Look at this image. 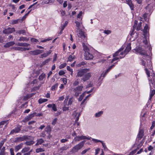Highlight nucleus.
Returning <instances> with one entry per match:
<instances>
[{"label": "nucleus", "mask_w": 155, "mask_h": 155, "mask_svg": "<svg viewBox=\"0 0 155 155\" xmlns=\"http://www.w3.org/2000/svg\"><path fill=\"white\" fill-rule=\"evenodd\" d=\"M90 71L89 68L81 69L78 70L76 76V78L82 77L81 79V81L84 82L89 80L92 74L91 72L86 73Z\"/></svg>", "instance_id": "1"}, {"label": "nucleus", "mask_w": 155, "mask_h": 155, "mask_svg": "<svg viewBox=\"0 0 155 155\" xmlns=\"http://www.w3.org/2000/svg\"><path fill=\"white\" fill-rule=\"evenodd\" d=\"M151 76L152 77V79H150V78H148L150 90L149 99V100H151L155 94V90L154 89L152 90L153 88L151 85V84H153V87L155 88V74L154 73L153 74L151 75Z\"/></svg>", "instance_id": "2"}, {"label": "nucleus", "mask_w": 155, "mask_h": 155, "mask_svg": "<svg viewBox=\"0 0 155 155\" xmlns=\"http://www.w3.org/2000/svg\"><path fill=\"white\" fill-rule=\"evenodd\" d=\"M142 64L144 66L145 68H147L149 69H151L152 67V62L151 58L148 55L145 57V59L141 58Z\"/></svg>", "instance_id": "3"}, {"label": "nucleus", "mask_w": 155, "mask_h": 155, "mask_svg": "<svg viewBox=\"0 0 155 155\" xmlns=\"http://www.w3.org/2000/svg\"><path fill=\"white\" fill-rule=\"evenodd\" d=\"M134 50L135 51V52L143 55V56L142 57V58L143 59H145V57H146V55H148L147 54L146 51L145 50L143 49V48L140 47H137Z\"/></svg>", "instance_id": "4"}, {"label": "nucleus", "mask_w": 155, "mask_h": 155, "mask_svg": "<svg viewBox=\"0 0 155 155\" xmlns=\"http://www.w3.org/2000/svg\"><path fill=\"white\" fill-rule=\"evenodd\" d=\"M85 141L84 140L80 142L79 143L74 146L73 149L72 151L74 152H76L79 150L81 149L84 146Z\"/></svg>", "instance_id": "5"}, {"label": "nucleus", "mask_w": 155, "mask_h": 155, "mask_svg": "<svg viewBox=\"0 0 155 155\" xmlns=\"http://www.w3.org/2000/svg\"><path fill=\"white\" fill-rule=\"evenodd\" d=\"M21 127L22 126L20 125L17 126L11 131L9 135H12L19 133L21 130Z\"/></svg>", "instance_id": "6"}, {"label": "nucleus", "mask_w": 155, "mask_h": 155, "mask_svg": "<svg viewBox=\"0 0 155 155\" xmlns=\"http://www.w3.org/2000/svg\"><path fill=\"white\" fill-rule=\"evenodd\" d=\"M144 129H139L137 139L138 141L140 140L143 137L144 135Z\"/></svg>", "instance_id": "7"}, {"label": "nucleus", "mask_w": 155, "mask_h": 155, "mask_svg": "<svg viewBox=\"0 0 155 155\" xmlns=\"http://www.w3.org/2000/svg\"><path fill=\"white\" fill-rule=\"evenodd\" d=\"M44 52L43 50H40L39 49L34 51H31L29 52V54L33 55H37L40 54Z\"/></svg>", "instance_id": "8"}, {"label": "nucleus", "mask_w": 155, "mask_h": 155, "mask_svg": "<svg viewBox=\"0 0 155 155\" xmlns=\"http://www.w3.org/2000/svg\"><path fill=\"white\" fill-rule=\"evenodd\" d=\"M36 112L33 113L32 114H30L28 116L26 117L25 118L22 120V122H26L30 120L31 118L36 115Z\"/></svg>", "instance_id": "9"}, {"label": "nucleus", "mask_w": 155, "mask_h": 155, "mask_svg": "<svg viewBox=\"0 0 155 155\" xmlns=\"http://www.w3.org/2000/svg\"><path fill=\"white\" fill-rule=\"evenodd\" d=\"M143 35L144 38L146 39L147 37L148 36L149 34V28L147 24L146 25L144 26L143 31Z\"/></svg>", "instance_id": "10"}, {"label": "nucleus", "mask_w": 155, "mask_h": 155, "mask_svg": "<svg viewBox=\"0 0 155 155\" xmlns=\"http://www.w3.org/2000/svg\"><path fill=\"white\" fill-rule=\"evenodd\" d=\"M28 137L27 136H24L22 137H16L15 138V142H20L28 139Z\"/></svg>", "instance_id": "11"}, {"label": "nucleus", "mask_w": 155, "mask_h": 155, "mask_svg": "<svg viewBox=\"0 0 155 155\" xmlns=\"http://www.w3.org/2000/svg\"><path fill=\"white\" fill-rule=\"evenodd\" d=\"M68 98V97L67 96V98L65 99L64 101V105L63 107H62V110L63 111H66L69 110V105L67 104V102Z\"/></svg>", "instance_id": "12"}, {"label": "nucleus", "mask_w": 155, "mask_h": 155, "mask_svg": "<svg viewBox=\"0 0 155 155\" xmlns=\"http://www.w3.org/2000/svg\"><path fill=\"white\" fill-rule=\"evenodd\" d=\"M131 44L130 43H129L128 44V45L127 46V47H126L124 51L125 53V54L123 56H120V59H122L124 57H125V56L131 50Z\"/></svg>", "instance_id": "13"}, {"label": "nucleus", "mask_w": 155, "mask_h": 155, "mask_svg": "<svg viewBox=\"0 0 155 155\" xmlns=\"http://www.w3.org/2000/svg\"><path fill=\"white\" fill-rule=\"evenodd\" d=\"M84 56L85 59L86 60H91L93 59L94 58L93 54L90 53L89 51L85 53Z\"/></svg>", "instance_id": "14"}, {"label": "nucleus", "mask_w": 155, "mask_h": 155, "mask_svg": "<svg viewBox=\"0 0 155 155\" xmlns=\"http://www.w3.org/2000/svg\"><path fill=\"white\" fill-rule=\"evenodd\" d=\"M15 31V28H8L3 31V33L5 34H9L12 33Z\"/></svg>", "instance_id": "15"}, {"label": "nucleus", "mask_w": 155, "mask_h": 155, "mask_svg": "<svg viewBox=\"0 0 155 155\" xmlns=\"http://www.w3.org/2000/svg\"><path fill=\"white\" fill-rule=\"evenodd\" d=\"M126 3L128 5L131 10H134V5L132 3V1L131 0H126Z\"/></svg>", "instance_id": "16"}, {"label": "nucleus", "mask_w": 155, "mask_h": 155, "mask_svg": "<svg viewBox=\"0 0 155 155\" xmlns=\"http://www.w3.org/2000/svg\"><path fill=\"white\" fill-rule=\"evenodd\" d=\"M87 138L86 136H76L74 138L75 141H79L81 140L86 139Z\"/></svg>", "instance_id": "17"}, {"label": "nucleus", "mask_w": 155, "mask_h": 155, "mask_svg": "<svg viewBox=\"0 0 155 155\" xmlns=\"http://www.w3.org/2000/svg\"><path fill=\"white\" fill-rule=\"evenodd\" d=\"M48 108H52V110L54 111H56L57 110V107L55 104H49L47 105Z\"/></svg>", "instance_id": "18"}, {"label": "nucleus", "mask_w": 155, "mask_h": 155, "mask_svg": "<svg viewBox=\"0 0 155 155\" xmlns=\"http://www.w3.org/2000/svg\"><path fill=\"white\" fill-rule=\"evenodd\" d=\"M15 44V42L13 41H11L6 43L4 46V47L6 48H8L11 46Z\"/></svg>", "instance_id": "19"}, {"label": "nucleus", "mask_w": 155, "mask_h": 155, "mask_svg": "<svg viewBox=\"0 0 155 155\" xmlns=\"http://www.w3.org/2000/svg\"><path fill=\"white\" fill-rule=\"evenodd\" d=\"M123 49H124L123 48H120L117 51L113 54V57H114L118 55H119V57H120V56L119 55V53L121 51H123Z\"/></svg>", "instance_id": "20"}, {"label": "nucleus", "mask_w": 155, "mask_h": 155, "mask_svg": "<svg viewBox=\"0 0 155 155\" xmlns=\"http://www.w3.org/2000/svg\"><path fill=\"white\" fill-rule=\"evenodd\" d=\"M78 36L81 38H85L86 37L85 35L84 34V32L81 30H80L78 34Z\"/></svg>", "instance_id": "21"}, {"label": "nucleus", "mask_w": 155, "mask_h": 155, "mask_svg": "<svg viewBox=\"0 0 155 155\" xmlns=\"http://www.w3.org/2000/svg\"><path fill=\"white\" fill-rule=\"evenodd\" d=\"M83 88V86L79 85L76 87L74 88L73 89V91H77L78 92H80L81 91H82Z\"/></svg>", "instance_id": "22"}, {"label": "nucleus", "mask_w": 155, "mask_h": 155, "mask_svg": "<svg viewBox=\"0 0 155 155\" xmlns=\"http://www.w3.org/2000/svg\"><path fill=\"white\" fill-rule=\"evenodd\" d=\"M17 45L20 46L22 47H28L30 45V44L25 43H18L17 44Z\"/></svg>", "instance_id": "23"}, {"label": "nucleus", "mask_w": 155, "mask_h": 155, "mask_svg": "<svg viewBox=\"0 0 155 155\" xmlns=\"http://www.w3.org/2000/svg\"><path fill=\"white\" fill-rule=\"evenodd\" d=\"M23 145V143H21L19 144L18 145L16 146L15 148V150L16 152L18 151L21 148Z\"/></svg>", "instance_id": "24"}, {"label": "nucleus", "mask_w": 155, "mask_h": 155, "mask_svg": "<svg viewBox=\"0 0 155 155\" xmlns=\"http://www.w3.org/2000/svg\"><path fill=\"white\" fill-rule=\"evenodd\" d=\"M30 149V147H25L21 151L22 153H25L29 151Z\"/></svg>", "instance_id": "25"}, {"label": "nucleus", "mask_w": 155, "mask_h": 155, "mask_svg": "<svg viewBox=\"0 0 155 155\" xmlns=\"http://www.w3.org/2000/svg\"><path fill=\"white\" fill-rule=\"evenodd\" d=\"M21 19H18L17 20H13L12 21V25H14L15 24H18L19 22L21 23Z\"/></svg>", "instance_id": "26"}, {"label": "nucleus", "mask_w": 155, "mask_h": 155, "mask_svg": "<svg viewBox=\"0 0 155 155\" xmlns=\"http://www.w3.org/2000/svg\"><path fill=\"white\" fill-rule=\"evenodd\" d=\"M37 142L35 145L36 146L41 144L42 143L44 142V140L42 138H40L37 140Z\"/></svg>", "instance_id": "27"}, {"label": "nucleus", "mask_w": 155, "mask_h": 155, "mask_svg": "<svg viewBox=\"0 0 155 155\" xmlns=\"http://www.w3.org/2000/svg\"><path fill=\"white\" fill-rule=\"evenodd\" d=\"M143 43L145 44V47H146V46H147V48H148V49H149V50L150 51H151V49H152V48H151V46H147V44L148 42H147V40H145L143 41Z\"/></svg>", "instance_id": "28"}, {"label": "nucleus", "mask_w": 155, "mask_h": 155, "mask_svg": "<svg viewBox=\"0 0 155 155\" xmlns=\"http://www.w3.org/2000/svg\"><path fill=\"white\" fill-rule=\"evenodd\" d=\"M75 58V55H70L68 58V60L67 61H72Z\"/></svg>", "instance_id": "29"}, {"label": "nucleus", "mask_w": 155, "mask_h": 155, "mask_svg": "<svg viewBox=\"0 0 155 155\" xmlns=\"http://www.w3.org/2000/svg\"><path fill=\"white\" fill-rule=\"evenodd\" d=\"M86 62H85V61H81V62H80L79 64H77L76 66V67H81L82 66L84 65H85L86 64Z\"/></svg>", "instance_id": "30"}, {"label": "nucleus", "mask_w": 155, "mask_h": 155, "mask_svg": "<svg viewBox=\"0 0 155 155\" xmlns=\"http://www.w3.org/2000/svg\"><path fill=\"white\" fill-rule=\"evenodd\" d=\"M83 49L84 51H85V53L86 52H87L89 51V49L87 47L86 45L84 43L83 44Z\"/></svg>", "instance_id": "31"}, {"label": "nucleus", "mask_w": 155, "mask_h": 155, "mask_svg": "<svg viewBox=\"0 0 155 155\" xmlns=\"http://www.w3.org/2000/svg\"><path fill=\"white\" fill-rule=\"evenodd\" d=\"M16 33H18L19 34H22L23 35H25L26 31L25 30H21L18 31H17Z\"/></svg>", "instance_id": "32"}, {"label": "nucleus", "mask_w": 155, "mask_h": 155, "mask_svg": "<svg viewBox=\"0 0 155 155\" xmlns=\"http://www.w3.org/2000/svg\"><path fill=\"white\" fill-rule=\"evenodd\" d=\"M151 7L152 8V6L150 5H148L146 7V9L147 10V11H148L150 13H151L152 12V9H150Z\"/></svg>", "instance_id": "33"}, {"label": "nucleus", "mask_w": 155, "mask_h": 155, "mask_svg": "<svg viewBox=\"0 0 155 155\" xmlns=\"http://www.w3.org/2000/svg\"><path fill=\"white\" fill-rule=\"evenodd\" d=\"M29 40V39L25 37H21L18 40L19 41H28Z\"/></svg>", "instance_id": "34"}, {"label": "nucleus", "mask_w": 155, "mask_h": 155, "mask_svg": "<svg viewBox=\"0 0 155 155\" xmlns=\"http://www.w3.org/2000/svg\"><path fill=\"white\" fill-rule=\"evenodd\" d=\"M58 86V84L56 83L52 86L51 89L52 91H55L57 88Z\"/></svg>", "instance_id": "35"}, {"label": "nucleus", "mask_w": 155, "mask_h": 155, "mask_svg": "<svg viewBox=\"0 0 155 155\" xmlns=\"http://www.w3.org/2000/svg\"><path fill=\"white\" fill-rule=\"evenodd\" d=\"M48 100L47 99L40 98L38 100V103L40 104H42L43 103L46 102L48 101Z\"/></svg>", "instance_id": "36"}, {"label": "nucleus", "mask_w": 155, "mask_h": 155, "mask_svg": "<svg viewBox=\"0 0 155 155\" xmlns=\"http://www.w3.org/2000/svg\"><path fill=\"white\" fill-rule=\"evenodd\" d=\"M46 76V75L45 74L42 73L38 78V79L40 81L42 80Z\"/></svg>", "instance_id": "37"}, {"label": "nucleus", "mask_w": 155, "mask_h": 155, "mask_svg": "<svg viewBox=\"0 0 155 155\" xmlns=\"http://www.w3.org/2000/svg\"><path fill=\"white\" fill-rule=\"evenodd\" d=\"M103 114V111H100L98 113H96L95 114V117H100Z\"/></svg>", "instance_id": "38"}, {"label": "nucleus", "mask_w": 155, "mask_h": 155, "mask_svg": "<svg viewBox=\"0 0 155 155\" xmlns=\"http://www.w3.org/2000/svg\"><path fill=\"white\" fill-rule=\"evenodd\" d=\"M31 96L32 95L31 94H28L23 97V100L24 101H27L29 98L31 97Z\"/></svg>", "instance_id": "39"}, {"label": "nucleus", "mask_w": 155, "mask_h": 155, "mask_svg": "<svg viewBox=\"0 0 155 155\" xmlns=\"http://www.w3.org/2000/svg\"><path fill=\"white\" fill-rule=\"evenodd\" d=\"M68 23V21H65L64 25H63L61 26V31H62L64 29V28L67 25Z\"/></svg>", "instance_id": "40"}, {"label": "nucleus", "mask_w": 155, "mask_h": 155, "mask_svg": "<svg viewBox=\"0 0 155 155\" xmlns=\"http://www.w3.org/2000/svg\"><path fill=\"white\" fill-rule=\"evenodd\" d=\"M34 143V142L33 141H29L26 142L25 143L28 146H30L33 145Z\"/></svg>", "instance_id": "41"}, {"label": "nucleus", "mask_w": 155, "mask_h": 155, "mask_svg": "<svg viewBox=\"0 0 155 155\" xmlns=\"http://www.w3.org/2000/svg\"><path fill=\"white\" fill-rule=\"evenodd\" d=\"M45 151V150L44 148H37L36 150V152L38 153L40 152H44Z\"/></svg>", "instance_id": "42"}, {"label": "nucleus", "mask_w": 155, "mask_h": 155, "mask_svg": "<svg viewBox=\"0 0 155 155\" xmlns=\"http://www.w3.org/2000/svg\"><path fill=\"white\" fill-rule=\"evenodd\" d=\"M142 22H140L138 25L137 26V27L136 30L137 31H139L142 29Z\"/></svg>", "instance_id": "43"}, {"label": "nucleus", "mask_w": 155, "mask_h": 155, "mask_svg": "<svg viewBox=\"0 0 155 155\" xmlns=\"http://www.w3.org/2000/svg\"><path fill=\"white\" fill-rule=\"evenodd\" d=\"M74 100V98L73 97H71L70 98L68 101V105L69 106L71 105L72 104L73 102V101Z\"/></svg>", "instance_id": "44"}, {"label": "nucleus", "mask_w": 155, "mask_h": 155, "mask_svg": "<svg viewBox=\"0 0 155 155\" xmlns=\"http://www.w3.org/2000/svg\"><path fill=\"white\" fill-rule=\"evenodd\" d=\"M43 2L45 4H48L50 3H53L54 1L51 0H44Z\"/></svg>", "instance_id": "45"}, {"label": "nucleus", "mask_w": 155, "mask_h": 155, "mask_svg": "<svg viewBox=\"0 0 155 155\" xmlns=\"http://www.w3.org/2000/svg\"><path fill=\"white\" fill-rule=\"evenodd\" d=\"M110 57L109 56L108 57H104V56H102L101 58H100V59L101 60V61L102 62H104V61H106L107 59H108V58H110Z\"/></svg>", "instance_id": "46"}, {"label": "nucleus", "mask_w": 155, "mask_h": 155, "mask_svg": "<svg viewBox=\"0 0 155 155\" xmlns=\"http://www.w3.org/2000/svg\"><path fill=\"white\" fill-rule=\"evenodd\" d=\"M149 68H145V70L146 71V73L148 77H150V71L148 70Z\"/></svg>", "instance_id": "47"}, {"label": "nucleus", "mask_w": 155, "mask_h": 155, "mask_svg": "<svg viewBox=\"0 0 155 155\" xmlns=\"http://www.w3.org/2000/svg\"><path fill=\"white\" fill-rule=\"evenodd\" d=\"M50 60V58L47 59L42 63V64H41V65L42 66H43L45 65L47 63H48L49 61Z\"/></svg>", "instance_id": "48"}, {"label": "nucleus", "mask_w": 155, "mask_h": 155, "mask_svg": "<svg viewBox=\"0 0 155 155\" xmlns=\"http://www.w3.org/2000/svg\"><path fill=\"white\" fill-rule=\"evenodd\" d=\"M67 70L70 71L71 72V74L72 75L73 73V69L70 68V67L69 66H67Z\"/></svg>", "instance_id": "49"}, {"label": "nucleus", "mask_w": 155, "mask_h": 155, "mask_svg": "<svg viewBox=\"0 0 155 155\" xmlns=\"http://www.w3.org/2000/svg\"><path fill=\"white\" fill-rule=\"evenodd\" d=\"M66 63H63L62 64H61L59 66V68L60 69H62L64 68V67H65L66 65Z\"/></svg>", "instance_id": "50"}, {"label": "nucleus", "mask_w": 155, "mask_h": 155, "mask_svg": "<svg viewBox=\"0 0 155 155\" xmlns=\"http://www.w3.org/2000/svg\"><path fill=\"white\" fill-rule=\"evenodd\" d=\"M52 38H51L49 37L47 39H45L44 40L41 41V42H45L47 41H50V40H52Z\"/></svg>", "instance_id": "51"}, {"label": "nucleus", "mask_w": 155, "mask_h": 155, "mask_svg": "<svg viewBox=\"0 0 155 155\" xmlns=\"http://www.w3.org/2000/svg\"><path fill=\"white\" fill-rule=\"evenodd\" d=\"M75 23L76 24V26L77 27V29H78L80 28V23L78 21H76L75 22Z\"/></svg>", "instance_id": "52"}, {"label": "nucleus", "mask_w": 155, "mask_h": 155, "mask_svg": "<svg viewBox=\"0 0 155 155\" xmlns=\"http://www.w3.org/2000/svg\"><path fill=\"white\" fill-rule=\"evenodd\" d=\"M137 20H135L134 22V24L133 27V29H135L137 25Z\"/></svg>", "instance_id": "53"}, {"label": "nucleus", "mask_w": 155, "mask_h": 155, "mask_svg": "<svg viewBox=\"0 0 155 155\" xmlns=\"http://www.w3.org/2000/svg\"><path fill=\"white\" fill-rule=\"evenodd\" d=\"M75 93L74 95L75 97H77L79 96L80 94H81V92H78L77 91H74Z\"/></svg>", "instance_id": "54"}, {"label": "nucleus", "mask_w": 155, "mask_h": 155, "mask_svg": "<svg viewBox=\"0 0 155 155\" xmlns=\"http://www.w3.org/2000/svg\"><path fill=\"white\" fill-rule=\"evenodd\" d=\"M13 49L15 50L21 51L22 47H13Z\"/></svg>", "instance_id": "55"}, {"label": "nucleus", "mask_w": 155, "mask_h": 155, "mask_svg": "<svg viewBox=\"0 0 155 155\" xmlns=\"http://www.w3.org/2000/svg\"><path fill=\"white\" fill-rule=\"evenodd\" d=\"M68 148V147H67L66 146H64L61 147L60 148V150H61V151H62L64 150H66Z\"/></svg>", "instance_id": "56"}, {"label": "nucleus", "mask_w": 155, "mask_h": 155, "mask_svg": "<svg viewBox=\"0 0 155 155\" xmlns=\"http://www.w3.org/2000/svg\"><path fill=\"white\" fill-rule=\"evenodd\" d=\"M31 41L32 42H37L38 41L37 39L33 38H31Z\"/></svg>", "instance_id": "57"}, {"label": "nucleus", "mask_w": 155, "mask_h": 155, "mask_svg": "<svg viewBox=\"0 0 155 155\" xmlns=\"http://www.w3.org/2000/svg\"><path fill=\"white\" fill-rule=\"evenodd\" d=\"M90 149V148H87L86 149L84 150L81 153L82 154H84L87 151H88Z\"/></svg>", "instance_id": "58"}, {"label": "nucleus", "mask_w": 155, "mask_h": 155, "mask_svg": "<svg viewBox=\"0 0 155 155\" xmlns=\"http://www.w3.org/2000/svg\"><path fill=\"white\" fill-rule=\"evenodd\" d=\"M114 66V65H113L110 66L106 70V71L108 72Z\"/></svg>", "instance_id": "59"}, {"label": "nucleus", "mask_w": 155, "mask_h": 155, "mask_svg": "<svg viewBox=\"0 0 155 155\" xmlns=\"http://www.w3.org/2000/svg\"><path fill=\"white\" fill-rule=\"evenodd\" d=\"M114 66V65H113L110 66L106 70V71L108 72Z\"/></svg>", "instance_id": "60"}, {"label": "nucleus", "mask_w": 155, "mask_h": 155, "mask_svg": "<svg viewBox=\"0 0 155 155\" xmlns=\"http://www.w3.org/2000/svg\"><path fill=\"white\" fill-rule=\"evenodd\" d=\"M28 16V14H26L22 18L21 20L22 22Z\"/></svg>", "instance_id": "61"}, {"label": "nucleus", "mask_w": 155, "mask_h": 155, "mask_svg": "<svg viewBox=\"0 0 155 155\" xmlns=\"http://www.w3.org/2000/svg\"><path fill=\"white\" fill-rule=\"evenodd\" d=\"M10 151L11 155H14V150L13 148H11L10 149Z\"/></svg>", "instance_id": "62"}, {"label": "nucleus", "mask_w": 155, "mask_h": 155, "mask_svg": "<svg viewBox=\"0 0 155 155\" xmlns=\"http://www.w3.org/2000/svg\"><path fill=\"white\" fill-rule=\"evenodd\" d=\"M58 74L60 75H64L65 74V73L64 71L61 70L59 71Z\"/></svg>", "instance_id": "63"}, {"label": "nucleus", "mask_w": 155, "mask_h": 155, "mask_svg": "<svg viewBox=\"0 0 155 155\" xmlns=\"http://www.w3.org/2000/svg\"><path fill=\"white\" fill-rule=\"evenodd\" d=\"M155 126V121H153L152 122V126L150 127L151 129H152Z\"/></svg>", "instance_id": "64"}]
</instances>
